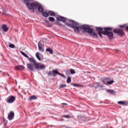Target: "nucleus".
I'll return each mask as SVG.
<instances>
[{"instance_id":"de8ad7c7","label":"nucleus","mask_w":128,"mask_h":128,"mask_svg":"<svg viewBox=\"0 0 128 128\" xmlns=\"http://www.w3.org/2000/svg\"><path fill=\"white\" fill-rule=\"evenodd\" d=\"M126 30H128V26L126 27Z\"/></svg>"},{"instance_id":"58836bf2","label":"nucleus","mask_w":128,"mask_h":128,"mask_svg":"<svg viewBox=\"0 0 128 128\" xmlns=\"http://www.w3.org/2000/svg\"><path fill=\"white\" fill-rule=\"evenodd\" d=\"M96 86H98L99 88H102V85H100V82H96Z\"/></svg>"},{"instance_id":"c9c22d12","label":"nucleus","mask_w":128,"mask_h":128,"mask_svg":"<svg viewBox=\"0 0 128 128\" xmlns=\"http://www.w3.org/2000/svg\"><path fill=\"white\" fill-rule=\"evenodd\" d=\"M9 48H14V47L16 46H14V44H10L8 45Z\"/></svg>"},{"instance_id":"39448f33","label":"nucleus","mask_w":128,"mask_h":128,"mask_svg":"<svg viewBox=\"0 0 128 128\" xmlns=\"http://www.w3.org/2000/svg\"><path fill=\"white\" fill-rule=\"evenodd\" d=\"M52 76H56L57 74H58V76H62V78H63L64 80L66 78V76H64V74L58 72V69L56 68L52 70Z\"/></svg>"},{"instance_id":"f704fd0d","label":"nucleus","mask_w":128,"mask_h":128,"mask_svg":"<svg viewBox=\"0 0 128 128\" xmlns=\"http://www.w3.org/2000/svg\"><path fill=\"white\" fill-rule=\"evenodd\" d=\"M2 16H6V9H4V8H2Z\"/></svg>"},{"instance_id":"ddd939ff","label":"nucleus","mask_w":128,"mask_h":128,"mask_svg":"<svg viewBox=\"0 0 128 128\" xmlns=\"http://www.w3.org/2000/svg\"><path fill=\"white\" fill-rule=\"evenodd\" d=\"M23 2L26 4V6H27L28 8L29 9V8H30V2L32 0H23Z\"/></svg>"},{"instance_id":"dca6fc26","label":"nucleus","mask_w":128,"mask_h":128,"mask_svg":"<svg viewBox=\"0 0 128 128\" xmlns=\"http://www.w3.org/2000/svg\"><path fill=\"white\" fill-rule=\"evenodd\" d=\"M107 36L108 37L110 40H112V38H114V32H112L108 31Z\"/></svg>"},{"instance_id":"aec40b11","label":"nucleus","mask_w":128,"mask_h":128,"mask_svg":"<svg viewBox=\"0 0 128 128\" xmlns=\"http://www.w3.org/2000/svg\"><path fill=\"white\" fill-rule=\"evenodd\" d=\"M38 100V97L34 95H32L29 98L28 100Z\"/></svg>"},{"instance_id":"423d86ee","label":"nucleus","mask_w":128,"mask_h":128,"mask_svg":"<svg viewBox=\"0 0 128 128\" xmlns=\"http://www.w3.org/2000/svg\"><path fill=\"white\" fill-rule=\"evenodd\" d=\"M114 34H117L119 36L122 37L124 36V30L121 28H116L113 30Z\"/></svg>"},{"instance_id":"bb28decb","label":"nucleus","mask_w":128,"mask_h":128,"mask_svg":"<svg viewBox=\"0 0 128 128\" xmlns=\"http://www.w3.org/2000/svg\"><path fill=\"white\" fill-rule=\"evenodd\" d=\"M20 54H22V56H24L26 58H30L28 54H26L25 52L22 51H20Z\"/></svg>"},{"instance_id":"393cba45","label":"nucleus","mask_w":128,"mask_h":128,"mask_svg":"<svg viewBox=\"0 0 128 128\" xmlns=\"http://www.w3.org/2000/svg\"><path fill=\"white\" fill-rule=\"evenodd\" d=\"M48 14L50 16H56V13L52 11V10H49L48 11Z\"/></svg>"},{"instance_id":"cd10ccee","label":"nucleus","mask_w":128,"mask_h":128,"mask_svg":"<svg viewBox=\"0 0 128 128\" xmlns=\"http://www.w3.org/2000/svg\"><path fill=\"white\" fill-rule=\"evenodd\" d=\"M66 88V84H60V88Z\"/></svg>"},{"instance_id":"7c9ffc66","label":"nucleus","mask_w":128,"mask_h":128,"mask_svg":"<svg viewBox=\"0 0 128 128\" xmlns=\"http://www.w3.org/2000/svg\"><path fill=\"white\" fill-rule=\"evenodd\" d=\"M104 30H112V28L111 27H106L105 28H104Z\"/></svg>"},{"instance_id":"0eeeda50","label":"nucleus","mask_w":128,"mask_h":128,"mask_svg":"<svg viewBox=\"0 0 128 128\" xmlns=\"http://www.w3.org/2000/svg\"><path fill=\"white\" fill-rule=\"evenodd\" d=\"M8 104H12L16 102V96H10L6 99Z\"/></svg>"},{"instance_id":"f8f14e48","label":"nucleus","mask_w":128,"mask_h":128,"mask_svg":"<svg viewBox=\"0 0 128 128\" xmlns=\"http://www.w3.org/2000/svg\"><path fill=\"white\" fill-rule=\"evenodd\" d=\"M38 48L40 52H44V50L42 48V44L40 42V41L38 42Z\"/></svg>"},{"instance_id":"20e7f679","label":"nucleus","mask_w":128,"mask_h":128,"mask_svg":"<svg viewBox=\"0 0 128 128\" xmlns=\"http://www.w3.org/2000/svg\"><path fill=\"white\" fill-rule=\"evenodd\" d=\"M86 27L87 28H85L84 32H87L91 36H94L96 34V32H94V28H90V26L88 24L86 26Z\"/></svg>"},{"instance_id":"f03ea898","label":"nucleus","mask_w":128,"mask_h":128,"mask_svg":"<svg viewBox=\"0 0 128 128\" xmlns=\"http://www.w3.org/2000/svg\"><path fill=\"white\" fill-rule=\"evenodd\" d=\"M30 10H38V12L42 14L44 11V8L42 4L38 2H30V6L29 8Z\"/></svg>"},{"instance_id":"9b49d317","label":"nucleus","mask_w":128,"mask_h":128,"mask_svg":"<svg viewBox=\"0 0 128 128\" xmlns=\"http://www.w3.org/2000/svg\"><path fill=\"white\" fill-rule=\"evenodd\" d=\"M14 118V111L10 112L8 116V120H12Z\"/></svg>"},{"instance_id":"ea45409f","label":"nucleus","mask_w":128,"mask_h":128,"mask_svg":"<svg viewBox=\"0 0 128 128\" xmlns=\"http://www.w3.org/2000/svg\"><path fill=\"white\" fill-rule=\"evenodd\" d=\"M126 26V24H124L122 25H120L119 28H124V26Z\"/></svg>"},{"instance_id":"9d476101","label":"nucleus","mask_w":128,"mask_h":128,"mask_svg":"<svg viewBox=\"0 0 128 128\" xmlns=\"http://www.w3.org/2000/svg\"><path fill=\"white\" fill-rule=\"evenodd\" d=\"M67 18H64L62 16H60L56 18V21L57 22H68Z\"/></svg>"},{"instance_id":"6e6552de","label":"nucleus","mask_w":128,"mask_h":128,"mask_svg":"<svg viewBox=\"0 0 128 128\" xmlns=\"http://www.w3.org/2000/svg\"><path fill=\"white\" fill-rule=\"evenodd\" d=\"M78 119L80 120V122H88V119L86 118V117L84 116V115H78Z\"/></svg>"},{"instance_id":"e433bc0d","label":"nucleus","mask_w":128,"mask_h":128,"mask_svg":"<svg viewBox=\"0 0 128 128\" xmlns=\"http://www.w3.org/2000/svg\"><path fill=\"white\" fill-rule=\"evenodd\" d=\"M55 22L56 24H58V26H62V24H61L60 22V21L56 20Z\"/></svg>"},{"instance_id":"a19ab883","label":"nucleus","mask_w":128,"mask_h":128,"mask_svg":"<svg viewBox=\"0 0 128 128\" xmlns=\"http://www.w3.org/2000/svg\"><path fill=\"white\" fill-rule=\"evenodd\" d=\"M98 34L100 38H102V32H98Z\"/></svg>"},{"instance_id":"f257e3e1","label":"nucleus","mask_w":128,"mask_h":128,"mask_svg":"<svg viewBox=\"0 0 128 128\" xmlns=\"http://www.w3.org/2000/svg\"><path fill=\"white\" fill-rule=\"evenodd\" d=\"M70 22H71L72 24H70L68 23H65L66 26H69L70 28H74V32H80L82 30H84V32L86 30V28H87L86 25L87 24H83L81 26H78V22L72 20H70Z\"/></svg>"},{"instance_id":"7ed1b4c3","label":"nucleus","mask_w":128,"mask_h":128,"mask_svg":"<svg viewBox=\"0 0 128 128\" xmlns=\"http://www.w3.org/2000/svg\"><path fill=\"white\" fill-rule=\"evenodd\" d=\"M37 68L35 67L34 68V66L32 64H28L27 68L30 70L31 72H36V70H46V65L44 64H42L40 62H38L37 64Z\"/></svg>"},{"instance_id":"473e14b6","label":"nucleus","mask_w":128,"mask_h":128,"mask_svg":"<svg viewBox=\"0 0 128 128\" xmlns=\"http://www.w3.org/2000/svg\"><path fill=\"white\" fill-rule=\"evenodd\" d=\"M70 72L71 74H76V71L74 69H70Z\"/></svg>"},{"instance_id":"c03bdc74","label":"nucleus","mask_w":128,"mask_h":128,"mask_svg":"<svg viewBox=\"0 0 128 128\" xmlns=\"http://www.w3.org/2000/svg\"><path fill=\"white\" fill-rule=\"evenodd\" d=\"M6 124H8V120H4V126H6Z\"/></svg>"},{"instance_id":"a211bd4d","label":"nucleus","mask_w":128,"mask_h":128,"mask_svg":"<svg viewBox=\"0 0 128 128\" xmlns=\"http://www.w3.org/2000/svg\"><path fill=\"white\" fill-rule=\"evenodd\" d=\"M95 30H96V31L98 32H102V30H104V28H102L98 26L95 27Z\"/></svg>"},{"instance_id":"412c9836","label":"nucleus","mask_w":128,"mask_h":128,"mask_svg":"<svg viewBox=\"0 0 128 128\" xmlns=\"http://www.w3.org/2000/svg\"><path fill=\"white\" fill-rule=\"evenodd\" d=\"M46 52H50V54H54V50H52L51 48H46Z\"/></svg>"},{"instance_id":"2f4dec72","label":"nucleus","mask_w":128,"mask_h":128,"mask_svg":"<svg viewBox=\"0 0 128 128\" xmlns=\"http://www.w3.org/2000/svg\"><path fill=\"white\" fill-rule=\"evenodd\" d=\"M113 82H114V80H110L107 82V84H112Z\"/></svg>"},{"instance_id":"b1692460","label":"nucleus","mask_w":128,"mask_h":128,"mask_svg":"<svg viewBox=\"0 0 128 128\" xmlns=\"http://www.w3.org/2000/svg\"><path fill=\"white\" fill-rule=\"evenodd\" d=\"M36 58L38 59V60L40 62L42 61V58H40V52H36Z\"/></svg>"},{"instance_id":"a18cd8bd","label":"nucleus","mask_w":128,"mask_h":128,"mask_svg":"<svg viewBox=\"0 0 128 128\" xmlns=\"http://www.w3.org/2000/svg\"><path fill=\"white\" fill-rule=\"evenodd\" d=\"M64 120L62 118H60L59 119V122H64Z\"/></svg>"},{"instance_id":"1a4fd4ad","label":"nucleus","mask_w":128,"mask_h":128,"mask_svg":"<svg viewBox=\"0 0 128 128\" xmlns=\"http://www.w3.org/2000/svg\"><path fill=\"white\" fill-rule=\"evenodd\" d=\"M28 60L30 62V64H33L34 66V68H38V62H36V61L34 58V57L32 58H28Z\"/></svg>"},{"instance_id":"37998d69","label":"nucleus","mask_w":128,"mask_h":128,"mask_svg":"<svg viewBox=\"0 0 128 128\" xmlns=\"http://www.w3.org/2000/svg\"><path fill=\"white\" fill-rule=\"evenodd\" d=\"M94 38H98V34H97L96 33H95V34H94Z\"/></svg>"},{"instance_id":"72a5a7b5","label":"nucleus","mask_w":128,"mask_h":128,"mask_svg":"<svg viewBox=\"0 0 128 128\" xmlns=\"http://www.w3.org/2000/svg\"><path fill=\"white\" fill-rule=\"evenodd\" d=\"M108 31L105 30L104 31H102V34L104 36H108Z\"/></svg>"},{"instance_id":"2eb2a0df","label":"nucleus","mask_w":128,"mask_h":128,"mask_svg":"<svg viewBox=\"0 0 128 128\" xmlns=\"http://www.w3.org/2000/svg\"><path fill=\"white\" fill-rule=\"evenodd\" d=\"M2 28L4 32H6L8 30V26L6 24L2 25Z\"/></svg>"},{"instance_id":"5701e85b","label":"nucleus","mask_w":128,"mask_h":128,"mask_svg":"<svg viewBox=\"0 0 128 128\" xmlns=\"http://www.w3.org/2000/svg\"><path fill=\"white\" fill-rule=\"evenodd\" d=\"M118 104H120L121 106H124V104H128V102L126 101H119L118 102Z\"/></svg>"},{"instance_id":"a878e982","label":"nucleus","mask_w":128,"mask_h":128,"mask_svg":"<svg viewBox=\"0 0 128 128\" xmlns=\"http://www.w3.org/2000/svg\"><path fill=\"white\" fill-rule=\"evenodd\" d=\"M71 84L72 86H76V88H80V86H82L80 84H78L74 83H72Z\"/></svg>"},{"instance_id":"09e8293b","label":"nucleus","mask_w":128,"mask_h":128,"mask_svg":"<svg viewBox=\"0 0 128 128\" xmlns=\"http://www.w3.org/2000/svg\"><path fill=\"white\" fill-rule=\"evenodd\" d=\"M8 76H10V74H8Z\"/></svg>"},{"instance_id":"4468645a","label":"nucleus","mask_w":128,"mask_h":128,"mask_svg":"<svg viewBox=\"0 0 128 128\" xmlns=\"http://www.w3.org/2000/svg\"><path fill=\"white\" fill-rule=\"evenodd\" d=\"M16 70H24V66L22 65H18L15 66Z\"/></svg>"},{"instance_id":"c756f323","label":"nucleus","mask_w":128,"mask_h":128,"mask_svg":"<svg viewBox=\"0 0 128 128\" xmlns=\"http://www.w3.org/2000/svg\"><path fill=\"white\" fill-rule=\"evenodd\" d=\"M72 82V78L70 76H68L66 80L67 84H70V82Z\"/></svg>"},{"instance_id":"f3484780","label":"nucleus","mask_w":128,"mask_h":128,"mask_svg":"<svg viewBox=\"0 0 128 128\" xmlns=\"http://www.w3.org/2000/svg\"><path fill=\"white\" fill-rule=\"evenodd\" d=\"M108 80H110V78H109L106 77L103 78L102 82H104V84H106Z\"/></svg>"},{"instance_id":"8fccbe9b","label":"nucleus","mask_w":128,"mask_h":128,"mask_svg":"<svg viewBox=\"0 0 128 128\" xmlns=\"http://www.w3.org/2000/svg\"><path fill=\"white\" fill-rule=\"evenodd\" d=\"M66 128H68V127H66V126H64Z\"/></svg>"},{"instance_id":"4c0bfd02","label":"nucleus","mask_w":128,"mask_h":128,"mask_svg":"<svg viewBox=\"0 0 128 128\" xmlns=\"http://www.w3.org/2000/svg\"><path fill=\"white\" fill-rule=\"evenodd\" d=\"M62 118H70V116L68 114L64 116Z\"/></svg>"},{"instance_id":"4be33fe9","label":"nucleus","mask_w":128,"mask_h":128,"mask_svg":"<svg viewBox=\"0 0 128 128\" xmlns=\"http://www.w3.org/2000/svg\"><path fill=\"white\" fill-rule=\"evenodd\" d=\"M42 14V16H44V18H48V16H49L48 12H47L46 11H43Z\"/></svg>"},{"instance_id":"6ab92c4d","label":"nucleus","mask_w":128,"mask_h":128,"mask_svg":"<svg viewBox=\"0 0 128 128\" xmlns=\"http://www.w3.org/2000/svg\"><path fill=\"white\" fill-rule=\"evenodd\" d=\"M106 91L108 94H115L116 91L110 89H106Z\"/></svg>"},{"instance_id":"49530a36","label":"nucleus","mask_w":128,"mask_h":128,"mask_svg":"<svg viewBox=\"0 0 128 128\" xmlns=\"http://www.w3.org/2000/svg\"><path fill=\"white\" fill-rule=\"evenodd\" d=\"M62 104L63 106H67L68 104H66V103H62Z\"/></svg>"},{"instance_id":"79ce46f5","label":"nucleus","mask_w":128,"mask_h":128,"mask_svg":"<svg viewBox=\"0 0 128 128\" xmlns=\"http://www.w3.org/2000/svg\"><path fill=\"white\" fill-rule=\"evenodd\" d=\"M47 74H48V76H52V72L50 71L48 72Z\"/></svg>"},{"instance_id":"c85d7f7f","label":"nucleus","mask_w":128,"mask_h":128,"mask_svg":"<svg viewBox=\"0 0 128 128\" xmlns=\"http://www.w3.org/2000/svg\"><path fill=\"white\" fill-rule=\"evenodd\" d=\"M48 20L50 21V22H55L56 20L54 19V17H52L50 16L48 18Z\"/></svg>"}]
</instances>
